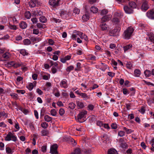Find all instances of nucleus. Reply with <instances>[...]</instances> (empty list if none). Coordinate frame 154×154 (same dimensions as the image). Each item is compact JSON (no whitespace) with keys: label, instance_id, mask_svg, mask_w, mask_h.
<instances>
[{"label":"nucleus","instance_id":"1","mask_svg":"<svg viewBox=\"0 0 154 154\" xmlns=\"http://www.w3.org/2000/svg\"><path fill=\"white\" fill-rule=\"evenodd\" d=\"M63 3L62 0H49L48 4L53 8H55Z\"/></svg>","mask_w":154,"mask_h":154},{"label":"nucleus","instance_id":"2","mask_svg":"<svg viewBox=\"0 0 154 154\" xmlns=\"http://www.w3.org/2000/svg\"><path fill=\"white\" fill-rule=\"evenodd\" d=\"M133 28L131 27H128L125 31L124 32V38L125 39H129L131 36L134 31Z\"/></svg>","mask_w":154,"mask_h":154},{"label":"nucleus","instance_id":"3","mask_svg":"<svg viewBox=\"0 0 154 154\" xmlns=\"http://www.w3.org/2000/svg\"><path fill=\"white\" fill-rule=\"evenodd\" d=\"M87 113V111L85 110L80 112L77 116V121L80 123L83 122L85 121L83 118Z\"/></svg>","mask_w":154,"mask_h":154},{"label":"nucleus","instance_id":"4","mask_svg":"<svg viewBox=\"0 0 154 154\" xmlns=\"http://www.w3.org/2000/svg\"><path fill=\"white\" fill-rule=\"evenodd\" d=\"M121 30V28L119 26L116 27L113 29L109 31V35L111 36H115L119 35V32Z\"/></svg>","mask_w":154,"mask_h":154},{"label":"nucleus","instance_id":"5","mask_svg":"<svg viewBox=\"0 0 154 154\" xmlns=\"http://www.w3.org/2000/svg\"><path fill=\"white\" fill-rule=\"evenodd\" d=\"M57 144H54L51 147L50 152L52 154H57Z\"/></svg>","mask_w":154,"mask_h":154},{"label":"nucleus","instance_id":"6","mask_svg":"<svg viewBox=\"0 0 154 154\" xmlns=\"http://www.w3.org/2000/svg\"><path fill=\"white\" fill-rule=\"evenodd\" d=\"M60 85L61 87L66 88L68 87L67 81L66 79L62 80L60 82Z\"/></svg>","mask_w":154,"mask_h":154},{"label":"nucleus","instance_id":"7","mask_svg":"<svg viewBox=\"0 0 154 154\" xmlns=\"http://www.w3.org/2000/svg\"><path fill=\"white\" fill-rule=\"evenodd\" d=\"M149 8V5L147 1L144 2L141 7V9L143 11H146Z\"/></svg>","mask_w":154,"mask_h":154},{"label":"nucleus","instance_id":"8","mask_svg":"<svg viewBox=\"0 0 154 154\" xmlns=\"http://www.w3.org/2000/svg\"><path fill=\"white\" fill-rule=\"evenodd\" d=\"M146 15L149 18L154 19V9H152L149 11H148Z\"/></svg>","mask_w":154,"mask_h":154},{"label":"nucleus","instance_id":"9","mask_svg":"<svg viewBox=\"0 0 154 154\" xmlns=\"http://www.w3.org/2000/svg\"><path fill=\"white\" fill-rule=\"evenodd\" d=\"M132 47V45L131 44H128L124 46L123 48L124 53H125L126 52L129 51L131 50Z\"/></svg>","mask_w":154,"mask_h":154},{"label":"nucleus","instance_id":"10","mask_svg":"<svg viewBox=\"0 0 154 154\" xmlns=\"http://www.w3.org/2000/svg\"><path fill=\"white\" fill-rule=\"evenodd\" d=\"M38 2V0H30L29 2V6L31 8L35 7Z\"/></svg>","mask_w":154,"mask_h":154},{"label":"nucleus","instance_id":"11","mask_svg":"<svg viewBox=\"0 0 154 154\" xmlns=\"http://www.w3.org/2000/svg\"><path fill=\"white\" fill-rule=\"evenodd\" d=\"M124 9L125 12L128 14L132 13L133 11V10L132 8H130L127 6H125L124 7Z\"/></svg>","mask_w":154,"mask_h":154},{"label":"nucleus","instance_id":"12","mask_svg":"<svg viewBox=\"0 0 154 154\" xmlns=\"http://www.w3.org/2000/svg\"><path fill=\"white\" fill-rule=\"evenodd\" d=\"M53 93L54 95L55 96L58 97L60 96V94L58 89L55 88H54L53 90Z\"/></svg>","mask_w":154,"mask_h":154},{"label":"nucleus","instance_id":"13","mask_svg":"<svg viewBox=\"0 0 154 154\" xmlns=\"http://www.w3.org/2000/svg\"><path fill=\"white\" fill-rule=\"evenodd\" d=\"M76 103L77 106L79 107V108H82L84 107V103L82 101L76 100Z\"/></svg>","mask_w":154,"mask_h":154},{"label":"nucleus","instance_id":"14","mask_svg":"<svg viewBox=\"0 0 154 154\" xmlns=\"http://www.w3.org/2000/svg\"><path fill=\"white\" fill-rule=\"evenodd\" d=\"M20 27L22 29L26 28L27 26L26 23L24 21H22L20 24Z\"/></svg>","mask_w":154,"mask_h":154},{"label":"nucleus","instance_id":"15","mask_svg":"<svg viewBox=\"0 0 154 154\" xmlns=\"http://www.w3.org/2000/svg\"><path fill=\"white\" fill-rule=\"evenodd\" d=\"M80 96H81L85 100L89 99L90 97V95H87V94L85 93H81Z\"/></svg>","mask_w":154,"mask_h":154},{"label":"nucleus","instance_id":"16","mask_svg":"<svg viewBox=\"0 0 154 154\" xmlns=\"http://www.w3.org/2000/svg\"><path fill=\"white\" fill-rule=\"evenodd\" d=\"M12 135L13 134L11 132H9L5 137V140L7 141H10L11 140Z\"/></svg>","mask_w":154,"mask_h":154},{"label":"nucleus","instance_id":"17","mask_svg":"<svg viewBox=\"0 0 154 154\" xmlns=\"http://www.w3.org/2000/svg\"><path fill=\"white\" fill-rule=\"evenodd\" d=\"M108 154H118V153L116 150L112 149L108 150Z\"/></svg>","mask_w":154,"mask_h":154},{"label":"nucleus","instance_id":"18","mask_svg":"<svg viewBox=\"0 0 154 154\" xmlns=\"http://www.w3.org/2000/svg\"><path fill=\"white\" fill-rule=\"evenodd\" d=\"M19 51L20 53L23 56L28 55L29 54L25 49H21Z\"/></svg>","mask_w":154,"mask_h":154},{"label":"nucleus","instance_id":"19","mask_svg":"<svg viewBox=\"0 0 154 154\" xmlns=\"http://www.w3.org/2000/svg\"><path fill=\"white\" fill-rule=\"evenodd\" d=\"M49 133V131L47 130L44 129L41 131L42 135V136H48Z\"/></svg>","mask_w":154,"mask_h":154},{"label":"nucleus","instance_id":"20","mask_svg":"<svg viewBox=\"0 0 154 154\" xmlns=\"http://www.w3.org/2000/svg\"><path fill=\"white\" fill-rule=\"evenodd\" d=\"M129 6L132 8H136V5L135 3L132 1H130L129 2Z\"/></svg>","mask_w":154,"mask_h":154},{"label":"nucleus","instance_id":"21","mask_svg":"<svg viewBox=\"0 0 154 154\" xmlns=\"http://www.w3.org/2000/svg\"><path fill=\"white\" fill-rule=\"evenodd\" d=\"M23 66V63L22 62H18V63H15L14 67L16 68L20 66Z\"/></svg>","mask_w":154,"mask_h":154},{"label":"nucleus","instance_id":"22","mask_svg":"<svg viewBox=\"0 0 154 154\" xmlns=\"http://www.w3.org/2000/svg\"><path fill=\"white\" fill-rule=\"evenodd\" d=\"M90 10L93 13H96L98 11V9L94 6H92L91 7Z\"/></svg>","mask_w":154,"mask_h":154},{"label":"nucleus","instance_id":"23","mask_svg":"<svg viewBox=\"0 0 154 154\" xmlns=\"http://www.w3.org/2000/svg\"><path fill=\"white\" fill-rule=\"evenodd\" d=\"M39 19L40 21L42 23H45L47 21L46 18L43 16H40Z\"/></svg>","mask_w":154,"mask_h":154},{"label":"nucleus","instance_id":"24","mask_svg":"<svg viewBox=\"0 0 154 154\" xmlns=\"http://www.w3.org/2000/svg\"><path fill=\"white\" fill-rule=\"evenodd\" d=\"M100 27L102 30H105L107 29V26L106 23H102L100 25Z\"/></svg>","mask_w":154,"mask_h":154},{"label":"nucleus","instance_id":"25","mask_svg":"<svg viewBox=\"0 0 154 154\" xmlns=\"http://www.w3.org/2000/svg\"><path fill=\"white\" fill-rule=\"evenodd\" d=\"M109 19V17L108 16H105L103 17L101 20V22L102 23L106 22Z\"/></svg>","mask_w":154,"mask_h":154},{"label":"nucleus","instance_id":"26","mask_svg":"<svg viewBox=\"0 0 154 154\" xmlns=\"http://www.w3.org/2000/svg\"><path fill=\"white\" fill-rule=\"evenodd\" d=\"M25 16L27 19H30L31 17V14L29 11H26L25 13Z\"/></svg>","mask_w":154,"mask_h":154},{"label":"nucleus","instance_id":"27","mask_svg":"<svg viewBox=\"0 0 154 154\" xmlns=\"http://www.w3.org/2000/svg\"><path fill=\"white\" fill-rule=\"evenodd\" d=\"M44 119L47 122H49L52 120V118L48 115H45L44 117Z\"/></svg>","mask_w":154,"mask_h":154},{"label":"nucleus","instance_id":"28","mask_svg":"<svg viewBox=\"0 0 154 154\" xmlns=\"http://www.w3.org/2000/svg\"><path fill=\"white\" fill-rule=\"evenodd\" d=\"M82 18L83 21H87L89 19V17L88 15L85 14L82 16Z\"/></svg>","mask_w":154,"mask_h":154},{"label":"nucleus","instance_id":"29","mask_svg":"<svg viewBox=\"0 0 154 154\" xmlns=\"http://www.w3.org/2000/svg\"><path fill=\"white\" fill-rule=\"evenodd\" d=\"M141 73V71L138 69H135L134 71V74L137 77H139Z\"/></svg>","mask_w":154,"mask_h":154},{"label":"nucleus","instance_id":"30","mask_svg":"<svg viewBox=\"0 0 154 154\" xmlns=\"http://www.w3.org/2000/svg\"><path fill=\"white\" fill-rule=\"evenodd\" d=\"M23 44L25 45H28L31 44V41L29 39H26L23 41Z\"/></svg>","mask_w":154,"mask_h":154},{"label":"nucleus","instance_id":"31","mask_svg":"<svg viewBox=\"0 0 154 154\" xmlns=\"http://www.w3.org/2000/svg\"><path fill=\"white\" fill-rule=\"evenodd\" d=\"M73 153L74 154H81V151L80 148H77L74 150Z\"/></svg>","mask_w":154,"mask_h":154},{"label":"nucleus","instance_id":"32","mask_svg":"<svg viewBox=\"0 0 154 154\" xmlns=\"http://www.w3.org/2000/svg\"><path fill=\"white\" fill-rule=\"evenodd\" d=\"M144 73L146 77H149L151 75V72L149 70H146L144 71Z\"/></svg>","mask_w":154,"mask_h":154},{"label":"nucleus","instance_id":"33","mask_svg":"<svg viewBox=\"0 0 154 154\" xmlns=\"http://www.w3.org/2000/svg\"><path fill=\"white\" fill-rule=\"evenodd\" d=\"M120 146L123 148H127L128 147L127 144L125 142H122L121 143Z\"/></svg>","mask_w":154,"mask_h":154},{"label":"nucleus","instance_id":"34","mask_svg":"<svg viewBox=\"0 0 154 154\" xmlns=\"http://www.w3.org/2000/svg\"><path fill=\"white\" fill-rule=\"evenodd\" d=\"M123 130L125 131L127 134H131L133 131L131 129H128L126 127L123 128Z\"/></svg>","mask_w":154,"mask_h":154},{"label":"nucleus","instance_id":"35","mask_svg":"<svg viewBox=\"0 0 154 154\" xmlns=\"http://www.w3.org/2000/svg\"><path fill=\"white\" fill-rule=\"evenodd\" d=\"M75 105L73 103H71L69 104V108L71 109H73L75 107Z\"/></svg>","mask_w":154,"mask_h":154},{"label":"nucleus","instance_id":"36","mask_svg":"<svg viewBox=\"0 0 154 154\" xmlns=\"http://www.w3.org/2000/svg\"><path fill=\"white\" fill-rule=\"evenodd\" d=\"M48 126V124L46 122H43L41 124V126L44 128H46Z\"/></svg>","mask_w":154,"mask_h":154},{"label":"nucleus","instance_id":"37","mask_svg":"<svg viewBox=\"0 0 154 154\" xmlns=\"http://www.w3.org/2000/svg\"><path fill=\"white\" fill-rule=\"evenodd\" d=\"M26 87L29 90L31 91L33 88V85L32 83H29Z\"/></svg>","mask_w":154,"mask_h":154},{"label":"nucleus","instance_id":"38","mask_svg":"<svg viewBox=\"0 0 154 154\" xmlns=\"http://www.w3.org/2000/svg\"><path fill=\"white\" fill-rule=\"evenodd\" d=\"M6 152L8 154H12V151L11 149L9 147H7L6 148Z\"/></svg>","mask_w":154,"mask_h":154},{"label":"nucleus","instance_id":"39","mask_svg":"<svg viewBox=\"0 0 154 154\" xmlns=\"http://www.w3.org/2000/svg\"><path fill=\"white\" fill-rule=\"evenodd\" d=\"M74 67L73 66L71 65L70 66L68 67L66 69V71L68 72H69L71 70L73 69Z\"/></svg>","mask_w":154,"mask_h":154},{"label":"nucleus","instance_id":"40","mask_svg":"<svg viewBox=\"0 0 154 154\" xmlns=\"http://www.w3.org/2000/svg\"><path fill=\"white\" fill-rule=\"evenodd\" d=\"M73 11L74 13L75 14H79L80 13V10L77 8H75L73 10Z\"/></svg>","mask_w":154,"mask_h":154},{"label":"nucleus","instance_id":"41","mask_svg":"<svg viewBox=\"0 0 154 154\" xmlns=\"http://www.w3.org/2000/svg\"><path fill=\"white\" fill-rule=\"evenodd\" d=\"M102 140L106 141L109 140V138L107 134H104L102 137Z\"/></svg>","mask_w":154,"mask_h":154},{"label":"nucleus","instance_id":"42","mask_svg":"<svg viewBox=\"0 0 154 154\" xmlns=\"http://www.w3.org/2000/svg\"><path fill=\"white\" fill-rule=\"evenodd\" d=\"M81 64L80 63H78L76 64V68L75 69V71H78L80 70L81 69Z\"/></svg>","mask_w":154,"mask_h":154},{"label":"nucleus","instance_id":"43","mask_svg":"<svg viewBox=\"0 0 154 154\" xmlns=\"http://www.w3.org/2000/svg\"><path fill=\"white\" fill-rule=\"evenodd\" d=\"M9 54L8 52H6V53H4L2 55L3 57L4 58H5V59H8L9 58Z\"/></svg>","mask_w":154,"mask_h":154},{"label":"nucleus","instance_id":"44","mask_svg":"<svg viewBox=\"0 0 154 154\" xmlns=\"http://www.w3.org/2000/svg\"><path fill=\"white\" fill-rule=\"evenodd\" d=\"M126 66L128 68L131 69L132 67V64L131 62H127L126 63Z\"/></svg>","mask_w":154,"mask_h":154},{"label":"nucleus","instance_id":"45","mask_svg":"<svg viewBox=\"0 0 154 154\" xmlns=\"http://www.w3.org/2000/svg\"><path fill=\"white\" fill-rule=\"evenodd\" d=\"M51 115L53 116H56L57 114V112L55 109H52L51 110Z\"/></svg>","mask_w":154,"mask_h":154},{"label":"nucleus","instance_id":"46","mask_svg":"<svg viewBox=\"0 0 154 154\" xmlns=\"http://www.w3.org/2000/svg\"><path fill=\"white\" fill-rule=\"evenodd\" d=\"M31 39L32 41L33 42H37L39 41V38H34L32 37L31 38Z\"/></svg>","mask_w":154,"mask_h":154},{"label":"nucleus","instance_id":"47","mask_svg":"<svg viewBox=\"0 0 154 154\" xmlns=\"http://www.w3.org/2000/svg\"><path fill=\"white\" fill-rule=\"evenodd\" d=\"M112 21L115 24H117L119 22V20L118 18H114L112 19Z\"/></svg>","mask_w":154,"mask_h":154},{"label":"nucleus","instance_id":"48","mask_svg":"<svg viewBox=\"0 0 154 154\" xmlns=\"http://www.w3.org/2000/svg\"><path fill=\"white\" fill-rule=\"evenodd\" d=\"M125 134V132L123 131H120L118 132V135L120 137H122L124 136Z\"/></svg>","mask_w":154,"mask_h":154},{"label":"nucleus","instance_id":"49","mask_svg":"<svg viewBox=\"0 0 154 154\" xmlns=\"http://www.w3.org/2000/svg\"><path fill=\"white\" fill-rule=\"evenodd\" d=\"M85 154H91V151L90 149H86L84 150Z\"/></svg>","mask_w":154,"mask_h":154},{"label":"nucleus","instance_id":"50","mask_svg":"<svg viewBox=\"0 0 154 154\" xmlns=\"http://www.w3.org/2000/svg\"><path fill=\"white\" fill-rule=\"evenodd\" d=\"M65 113L64 109L63 108H60L59 110V113L61 116L63 115Z\"/></svg>","mask_w":154,"mask_h":154},{"label":"nucleus","instance_id":"51","mask_svg":"<svg viewBox=\"0 0 154 154\" xmlns=\"http://www.w3.org/2000/svg\"><path fill=\"white\" fill-rule=\"evenodd\" d=\"M67 12L65 11L62 10L60 12V16L61 17H63L64 15H65L67 14Z\"/></svg>","mask_w":154,"mask_h":154},{"label":"nucleus","instance_id":"52","mask_svg":"<svg viewBox=\"0 0 154 154\" xmlns=\"http://www.w3.org/2000/svg\"><path fill=\"white\" fill-rule=\"evenodd\" d=\"M108 13V11L106 9H104L102 11L101 14L103 15H105Z\"/></svg>","mask_w":154,"mask_h":154},{"label":"nucleus","instance_id":"53","mask_svg":"<svg viewBox=\"0 0 154 154\" xmlns=\"http://www.w3.org/2000/svg\"><path fill=\"white\" fill-rule=\"evenodd\" d=\"M51 20L52 21L55 22V23H59L60 22V20L59 19H57L53 17L51 18Z\"/></svg>","mask_w":154,"mask_h":154},{"label":"nucleus","instance_id":"54","mask_svg":"<svg viewBox=\"0 0 154 154\" xmlns=\"http://www.w3.org/2000/svg\"><path fill=\"white\" fill-rule=\"evenodd\" d=\"M94 106L92 104H89L88 106V109L89 110H92L94 108Z\"/></svg>","mask_w":154,"mask_h":154},{"label":"nucleus","instance_id":"55","mask_svg":"<svg viewBox=\"0 0 154 154\" xmlns=\"http://www.w3.org/2000/svg\"><path fill=\"white\" fill-rule=\"evenodd\" d=\"M115 54H116L117 55H119L121 54V51H120L118 49H117L115 50L114 51Z\"/></svg>","mask_w":154,"mask_h":154},{"label":"nucleus","instance_id":"56","mask_svg":"<svg viewBox=\"0 0 154 154\" xmlns=\"http://www.w3.org/2000/svg\"><path fill=\"white\" fill-rule=\"evenodd\" d=\"M17 92L18 93H20L22 94H23L25 93L26 91L24 90H17Z\"/></svg>","mask_w":154,"mask_h":154},{"label":"nucleus","instance_id":"57","mask_svg":"<svg viewBox=\"0 0 154 154\" xmlns=\"http://www.w3.org/2000/svg\"><path fill=\"white\" fill-rule=\"evenodd\" d=\"M57 69L54 67L53 66L51 68V71L53 73L55 74L57 72Z\"/></svg>","mask_w":154,"mask_h":154},{"label":"nucleus","instance_id":"58","mask_svg":"<svg viewBox=\"0 0 154 154\" xmlns=\"http://www.w3.org/2000/svg\"><path fill=\"white\" fill-rule=\"evenodd\" d=\"M47 147L46 146H43L41 147L42 151L43 152L46 151Z\"/></svg>","mask_w":154,"mask_h":154},{"label":"nucleus","instance_id":"59","mask_svg":"<svg viewBox=\"0 0 154 154\" xmlns=\"http://www.w3.org/2000/svg\"><path fill=\"white\" fill-rule=\"evenodd\" d=\"M139 111L142 114H144L145 112V110L144 109V107H142L141 109L139 110Z\"/></svg>","mask_w":154,"mask_h":154},{"label":"nucleus","instance_id":"60","mask_svg":"<svg viewBox=\"0 0 154 154\" xmlns=\"http://www.w3.org/2000/svg\"><path fill=\"white\" fill-rule=\"evenodd\" d=\"M123 93L124 94L126 95L129 94V92L126 88H123L122 90Z\"/></svg>","mask_w":154,"mask_h":154},{"label":"nucleus","instance_id":"61","mask_svg":"<svg viewBox=\"0 0 154 154\" xmlns=\"http://www.w3.org/2000/svg\"><path fill=\"white\" fill-rule=\"evenodd\" d=\"M37 26L38 28H44L43 25L40 23H37Z\"/></svg>","mask_w":154,"mask_h":154},{"label":"nucleus","instance_id":"62","mask_svg":"<svg viewBox=\"0 0 154 154\" xmlns=\"http://www.w3.org/2000/svg\"><path fill=\"white\" fill-rule=\"evenodd\" d=\"M39 33V30L38 29H34L33 30V33L34 34L37 35Z\"/></svg>","mask_w":154,"mask_h":154},{"label":"nucleus","instance_id":"63","mask_svg":"<svg viewBox=\"0 0 154 154\" xmlns=\"http://www.w3.org/2000/svg\"><path fill=\"white\" fill-rule=\"evenodd\" d=\"M108 75L109 76L112 77L115 76V73L112 72H108Z\"/></svg>","mask_w":154,"mask_h":154},{"label":"nucleus","instance_id":"64","mask_svg":"<svg viewBox=\"0 0 154 154\" xmlns=\"http://www.w3.org/2000/svg\"><path fill=\"white\" fill-rule=\"evenodd\" d=\"M97 124L98 126H99L100 127L103 126V125L102 122L100 121H97Z\"/></svg>","mask_w":154,"mask_h":154}]
</instances>
